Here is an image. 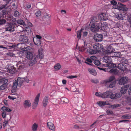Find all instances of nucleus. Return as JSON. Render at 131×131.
I'll use <instances>...</instances> for the list:
<instances>
[{"mask_svg":"<svg viewBox=\"0 0 131 131\" xmlns=\"http://www.w3.org/2000/svg\"><path fill=\"white\" fill-rule=\"evenodd\" d=\"M16 90L15 89H13L11 90V92L12 93V95H14L17 96H19L18 95L16 92Z\"/></svg>","mask_w":131,"mask_h":131,"instance_id":"nucleus-47","label":"nucleus"},{"mask_svg":"<svg viewBox=\"0 0 131 131\" xmlns=\"http://www.w3.org/2000/svg\"><path fill=\"white\" fill-rule=\"evenodd\" d=\"M61 101L64 102L68 103L69 102L68 99L66 98H62L61 99Z\"/></svg>","mask_w":131,"mask_h":131,"instance_id":"nucleus-51","label":"nucleus"},{"mask_svg":"<svg viewBox=\"0 0 131 131\" xmlns=\"http://www.w3.org/2000/svg\"><path fill=\"white\" fill-rule=\"evenodd\" d=\"M22 85V82H14L12 88L16 89L18 87H20Z\"/></svg>","mask_w":131,"mask_h":131,"instance_id":"nucleus-25","label":"nucleus"},{"mask_svg":"<svg viewBox=\"0 0 131 131\" xmlns=\"http://www.w3.org/2000/svg\"><path fill=\"white\" fill-rule=\"evenodd\" d=\"M19 40L20 41L24 43H28V39L27 37L25 35H21L19 36Z\"/></svg>","mask_w":131,"mask_h":131,"instance_id":"nucleus-8","label":"nucleus"},{"mask_svg":"<svg viewBox=\"0 0 131 131\" xmlns=\"http://www.w3.org/2000/svg\"><path fill=\"white\" fill-rule=\"evenodd\" d=\"M37 56L34 55L30 59V61L29 62V65L30 66H32L37 62Z\"/></svg>","mask_w":131,"mask_h":131,"instance_id":"nucleus-4","label":"nucleus"},{"mask_svg":"<svg viewBox=\"0 0 131 131\" xmlns=\"http://www.w3.org/2000/svg\"><path fill=\"white\" fill-rule=\"evenodd\" d=\"M19 48H20V49L22 50L23 51H26L28 50V48L27 47V46L25 45V44L22 47H20L19 46Z\"/></svg>","mask_w":131,"mask_h":131,"instance_id":"nucleus-39","label":"nucleus"},{"mask_svg":"<svg viewBox=\"0 0 131 131\" xmlns=\"http://www.w3.org/2000/svg\"><path fill=\"white\" fill-rule=\"evenodd\" d=\"M16 66L19 69H21L24 68V64L22 63H17Z\"/></svg>","mask_w":131,"mask_h":131,"instance_id":"nucleus-43","label":"nucleus"},{"mask_svg":"<svg viewBox=\"0 0 131 131\" xmlns=\"http://www.w3.org/2000/svg\"><path fill=\"white\" fill-rule=\"evenodd\" d=\"M110 72L112 74H117L118 73V71L116 67L113 68L111 69Z\"/></svg>","mask_w":131,"mask_h":131,"instance_id":"nucleus-32","label":"nucleus"},{"mask_svg":"<svg viewBox=\"0 0 131 131\" xmlns=\"http://www.w3.org/2000/svg\"><path fill=\"white\" fill-rule=\"evenodd\" d=\"M88 71L90 73L94 75H96V72L95 70L91 69L88 68Z\"/></svg>","mask_w":131,"mask_h":131,"instance_id":"nucleus-33","label":"nucleus"},{"mask_svg":"<svg viewBox=\"0 0 131 131\" xmlns=\"http://www.w3.org/2000/svg\"><path fill=\"white\" fill-rule=\"evenodd\" d=\"M99 17L101 18V20L105 21L108 19V17L107 15L105 13H102L99 15Z\"/></svg>","mask_w":131,"mask_h":131,"instance_id":"nucleus-14","label":"nucleus"},{"mask_svg":"<svg viewBox=\"0 0 131 131\" xmlns=\"http://www.w3.org/2000/svg\"><path fill=\"white\" fill-rule=\"evenodd\" d=\"M6 31L13 32L15 30L14 25L12 23H8L5 26Z\"/></svg>","mask_w":131,"mask_h":131,"instance_id":"nucleus-2","label":"nucleus"},{"mask_svg":"<svg viewBox=\"0 0 131 131\" xmlns=\"http://www.w3.org/2000/svg\"><path fill=\"white\" fill-rule=\"evenodd\" d=\"M97 104L100 106H103L105 105H109V103H106V102L99 101L97 102Z\"/></svg>","mask_w":131,"mask_h":131,"instance_id":"nucleus-34","label":"nucleus"},{"mask_svg":"<svg viewBox=\"0 0 131 131\" xmlns=\"http://www.w3.org/2000/svg\"><path fill=\"white\" fill-rule=\"evenodd\" d=\"M129 86L128 85H126L122 87L121 90V93L123 94H125Z\"/></svg>","mask_w":131,"mask_h":131,"instance_id":"nucleus-18","label":"nucleus"},{"mask_svg":"<svg viewBox=\"0 0 131 131\" xmlns=\"http://www.w3.org/2000/svg\"><path fill=\"white\" fill-rule=\"evenodd\" d=\"M115 17L118 20H122L124 19L125 16L122 14H116L115 15Z\"/></svg>","mask_w":131,"mask_h":131,"instance_id":"nucleus-22","label":"nucleus"},{"mask_svg":"<svg viewBox=\"0 0 131 131\" xmlns=\"http://www.w3.org/2000/svg\"><path fill=\"white\" fill-rule=\"evenodd\" d=\"M7 55L10 57H14L15 56V54L11 52H8L7 53Z\"/></svg>","mask_w":131,"mask_h":131,"instance_id":"nucleus-55","label":"nucleus"},{"mask_svg":"<svg viewBox=\"0 0 131 131\" xmlns=\"http://www.w3.org/2000/svg\"><path fill=\"white\" fill-rule=\"evenodd\" d=\"M93 61H92L89 58H87L86 60V61L85 62V63L89 65H91L92 62Z\"/></svg>","mask_w":131,"mask_h":131,"instance_id":"nucleus-48","label":"nucleus"},{"mask_svg":"<svg viewBox=\"0 0 131 131\" xmlns=\"http://www.w3.org/2000/svg\"><path fill=\"white\" fill-rule=\"evenodd\" d=\"M29 81V80L27 78L19 77L17 80H14L13 82H28Z\"/></svg>","mask_w":131,"mask_h":131,"instance_id":"nucleus-17","label":"nucleus"},{"mask_svg":"<svg viewBox=\"0 0 131 131\" xmlns=\"http://www.w3.org/2000/svg\"><path fill=\"white\" fill-rule=\"evenodd\" d=\"M7 79L2 78H0V82H8Z\"/></svg>","mask_w":131,"mask_h":131,"instance_id":"nucleus-56","label":"nucleus"},{"mask_svg":"<svg viewBox=\"0 0 131 131\" xmlns=\"http://www.w3.org/2000/svg\"><path fill=\"white\" fill-rule=\"evenodd\" d=\"M87 52L91 54L96 53V51L94 50V49H92L91 48L87 49Z\"/></svg>","mask_w":131,"mask_h":131,"instance_id":"nucleus-29","label":"nucleus"},{"mask_svg":"<svg viewBox=\"0 0 131 131\" xmlns=\"http://www.w3.org/2000/svg\"><path fill=\"white\" fill-rule=\"evenodd\" d=\"M90 59L92 61H95V60L97 59V58L96 57L94 56H92L90 57Z\"/></svg>","mask_w":131,"mask_h":131,"instance_id":"nucleus-63","label":"nucleus"},{"mask_svg":"<svg viewBox=\"0 0 131 131\" xmlns=\"http://www.w3.org/2000/svg\"><path fill=\"white\" fill-rule=\"evenodd\" d=\"M111 4L113 5V7L114 8L117 9L119 6L121 5V3H118L117 5L116 1L114 0H113L111 1Z\"/></svg>","mask_w":131,"mask_h":131,"instance_id":"nucleus-11","label":"nucleus"},{"mask_svg":"<svg viewBox=\"0 0 131 131\" xmlns=\"http://www.w3.org/2000/svg\"><path fill=\"white\" fill-rule=\"evenodd\" d=\"M47 126L48 127L52 130H54V126L53 122H48L47 123Z\"/></svg>","mask_w":131,"mask_h":131,"instance_id":"nucleus-23","label":"nucleus"},{"mask_svg":"<svg viewBox=\"0 0 131 131\" xmlns=\"http://www.w3.org/2000/svg\"><path fill=\"white\" fill-rule=\"evenodd\" d=\"M48 98L49 97L48 96H46L45 97L43 101V106L44 107H45L47 105L48 102Z\"/></svg>","mask_w":131,"mask_h":131,"instance_id":"nucleus-27","label":"nucleus"},{"mask_svg":"<svg viewBox=\"0 0 131 131\" xmlns=\"http://www.w3.org/2000/svg\"><path fill=\"white\" fill-rule=\"evenodd\" d=\"M17 24H18V26L21 27L22 28V31L24 30V27L25 24V23L23 20H19L17 21Z\"/></svg>","mask_w":131,"mask_h":131,"instance_id":"nucleus-20","label":"nucleus"},{"mask_svg":"<svg viewBox=\"0 0 131 131\" xmlns=\"http://www.w3.org/2000/svg\"><path fill=\"white\" fill-rule=\"evenodd\" d=\"M93 63L95 65L97 66H99L101 63L99 61L97 60L96 59L94 61Z\"/></svg>","mask_w":131,"mask_h":131,"instance_id":"nucleus-54","label":"nucleus"},{"mask_svg":"<svg viewBox=\"0 0 131 131\" xmlns=\"http://www.w3.org/2000/svg\"><path fill=\"white\" fill-rule=\"evenodd\" d=\"M103 37V36L102 34H96L94 35L93 39L96 42H98L101 41Z\"/></svg>","mask_w":131,"mask_h":131,"instance_id":"nucleus-6","label":"nucleus"},{"mask_svg":"<svg viewBox=\"0 0 131 131\" xmlns=\"http://www.w3.org/2000/svg\"><path fill=\"white\" fill-rule=\"evenodd\" d=\"M115 51L114 49L111 45L108 46L106 51V53H113Z\"/></svg>","mask_w":131,"mask_h":131,"instance_id":"nucleus-12","label":"nucleus"},{"mask_svg":"<svg viewBox=\"0 0 131 131\" xmlns=\"http://www.w3.org/2000/svg\"><path fill=\"white\" fill-rule=\"evenodd\" d=\"M7 86V84L5 83L0 86V90H2L5 89Z\"/></svg>","mask_w":131,"mask_h":131,"instance_id":"nucleus-42","label":"nucleus"},{"mask_svg":"<svg viewBox=\"0 0 131 131\" xmlns=\"http://www.w3.org/2000/svg\"><path fill=\"white\" fill-rule=\"evenodd\" d=\"M14 15L15 17H17L20 15V13L18 11L15 10L14 12Z\"/></svg>","mask_w":131,"mask_h":131,"instance_id":"nucleus-52","label":"nucleus"},{"mask_svg":"<svg viewBox=\"0 0 131 131\" xmlns=\"http://www.w3.org/2000/svg\"><path fill=\"white\" fill-rule=\"evenodd\" d=\"M23 106L25 108H28L31 106V103L30 101L29 100H26L23 102Z\"/></svg>","mask_w":131,"mask_h":131,"instance_id":"nucleus-9","label":"nucleus"},{"mask_svg":"<svg viewBox=\"0 0 131 131\" xmlns=\"http://www.w3.org/2000/svg\"><path fill=\"white\" fill-rule=\"evenodd\" d=\"M117 9L120 10H122L124 11H126L128 10V8L126 7L125 6L121 4V5L119 6Z\"/></svg>","mask_w":131,"mask_h":131,"instance_id":"nucleus-26","label":"nucleus"},{"mask_svg":"<svg viewBox=\"0 0 131 131\" xmlns=\"http://www.w3.org/2000/svg\"><path fill=\"white\" fill-rule=\"evenodd\" d=\"M82 31V28L80 30L77 31V37L79 39L80 38L81 35V32Z\"/></svg>","mask_w":131,"mask_h":131,"instance_id":"nucleus-49","label":"nucleus"},{"mask_svg":"<svg viewBox=\"0 0 131 131\" xmlns=\"http://www.w3.org/2000/svg\"><path fill=\"white\" fill-rule=\"evenodd\" d=\"M131 118V116L129 115H125L122 116V118L123 119H129Z\"/></svg>","mask_w":131,"mask_h":131,"instance_id":"nucleus-46","label":"nucleus"},{"mask_svg":"<svg viewBox=\"0 0 131 131\" xmlns=\"http://www.w3.org/2000/svg\"><path fill=\"white\" fill-rule=\"evenodd\" d=\"M103 60L104 62L107 63L112 62V59L111 57L109 56H105L103 57Z\"/></svg>","mask_w":131,"mask_h":131,"instance_id":"nucleus-21","label":"nucleus"},{"mask_svg":"<svg viewBox=\"0 0 131 131\" xmlns=\"http://www.w3.org/2000/svg\"><path fill=\"white\" fill-rule=\"evenodd\" d=\"M6 114L5 112H3L2 113V116L3 118H5L6 117Z\"/></svg>","mask_w":131,"mask_h":131,"instance_id":"nucleus-64","label":"nucleus"},{"mask_svg":"<svg viewBox=\"0 0 131 131\" xmlns=\"http://www.w3.org/2000/svg\"><path fill=\"white\" fill-rule=\"evenodd\" d=\"M117 68L121 70H124L126 69V66L123 64L119 63L118 64Z\"/></svg>","mask_w":131,"mask_h":131,"instance_id":"nucleus-24","label":"nucleus"},{"mask_svg":"<svg viewBox=\"0 0 131 131\" xmlns=\"http://www.w3.org/2000/svg\"><path fill=\"white\" fill-rule=\"evenodd\" d=\"M110 92L107 91L102 94L101 97L102 98H106L108 97L110 95Z\"/></svg>","mask_w":131,"mask_h":131,"instance_id":"nucleus-28","label":"nucleus"},{"mask_svg":"<svg viewBox=\"0 0 131 131\" xmlns=\"http://www.w3.org/2000/svg\"><path fill=\"white\" fill-rule=\"evenodd\" d=\"M115 79V77L114 76H111L109 78V81H105L104 82H111Z\"/></svg>","mask_w":131,"mask_h":131,"instance_id":"nucleus-50","label":"nucleus"},{"mask_svg":"<svg viewBox=\"0 0 131 131\" xmlns=\"http://www.w3.org/2000/svg\"><path fill=\"white\" fill-rule=\"evenodd\" d=\"M90 29L93 32H95L98 30V27L97 26H98V24L96 25V24L92 22L91 24V22L90 24Z\"/></svg>","mask_w":131,"mask_h":131,"instance_id":"nucleus-7","label":"nucleus"},{"mask_svg":"<svg viewBox=\"0 0 131 131\" xmlns=\"http://www.w3.org/2000/svg\"><path fill=\"white\" fill-rule=\"evenodd\" d=\"M106 66L109 67L110 68H115L116 67V65L111 63V62H109L108 63H107Z\"/></svg>","mask_w":131,"mask_h":131,"instance_id":"nucleus-36","label":"nucleus"},{"mask_svg":"<svg viewBox=\"0 0 131 131\" xmlns=\"http://www.w3.org/2000/svg\"><path fill=\"white\" fill-rule=\"evenodd\" d=\"M84 43L85 44L84 46L82 47L81 48V49H82L81 51H83L86 49H88L91 48V46H92V45L90 43H88L86 44L85 42Z\"/></svg>","mask_w":131,"mask_h":131,"instance_id":"nucleus-19","label":"nucleus"},{"mask_svg":"<svg viewBox=\"0 0 131 131\" xmlns=\"http://www.w3.org/2000/svg\"><path fill=\"white\" fill-rule=\"evenodd\" d=\"M101 20V18H100V17H99V15L98 17L96 16H94L92 18L91 20V24L92 22H93L97 24V23H96V22H97L98 21H100Z\"/></svg>","mask_w":131,"mask_h":131,"instance_id":"nucleus-13","label":"nucleus"},{"mask_svg":"<svg viewBox=\"0 0 131 131\" xmlns=\"http://www.w3.org/2000/svg\"><path fill=\"white\" fill-rule=\"evenodd\" d=\"M38 127V125L36 123H34L32 125V127L33 131H36Z\"/></svg>","mask_w":131,"mask_h":131,"instance_id":"nucleus-44","label":"nucleus"},{"mask_svg":"<svg viewBox=\"0 0 131 131\" xmlns=\"http://www.w3.org/2000/svg\"><path fill=\"white\" fill-rule=\"evenodd\" d=\"M18 96H17L16 95H15L14 96H8V98L9 99L14 100V99H16L17 97H18Z\"/></svg>","mask_w":131,"mask_h":131,"instance_id":"nucleus-53","label":"nucleus"},{"mask_svg":"<svg viewBox=\"0 0 131 131\" xmlns=\"http://www.w3.org/2000/svg\"><path fill=\"white\" fill-rule=\"evenodd\" d=\"M121 96V95L120 93H117L110 94L109 97L110 98L112 99H115L120 97Z\"/></svg>","mask_w":131,"mask_h":131,"instance_id":"nucleus-16","label":"nucleus"},{"mask_svg":"<svg viewBox=\"0 0 131 131\" xmlns=\"http://www.w3.org/2000/svg\"><path fill=\"white\" fill-rule=\"evenodd\" d=\"M109 105H110L109 107L112 108H115L119 107L121 106V105L120 104H115L113 105H110L109 104Z\"/></svg>","mask_w":131,"mask_h":131,"instance_id":"nucleus-41","label":"nucleus"},{"mask_svg":"<svg viewBox=\"0 0 131 131\" xmlns=\"http://www.w3.org/2000/svg\"><path fill=\"white\" fill-rule=\"evenodd\" d=\"M16 68L14 67V66H12L9 68L7 70L8 72L13 74H14L16 72Z\"/></svg>","mask_w":131,"mask_h":131,"instance_id":"nucleus-15","label":"nucleus"},{"mask_svg":"<svg viewBox=\"0 0 131 131\" xmlns=\"http://www.w3.org/2000/svg\"><path fill=\"white\" fill-rule=\"evenodd\" d=\"M128 80V77H122L119 80L118 82H127Z\"/></svg>","mask_w":131,"mask_h":131,"instance_id":"nucleus-37","label":"nucleus"},{"mask_svg":"<svg viewBox=\"0 0 131 131\" xmlns=\"http://www.w3.org/2000/svg\"><path fill=\"white\" fill-rule=\"evenodd\" d=\"M38 51L39 57L40 59H42L43 57V49H40L38 50Z\"/></svg>","mask_w":131,"mask_h":131,"instance_id":"nucleus-31","label":"nucleus"},{"mask_svg":"<svg viewBox=\"0 0 131 131\" xmlns=\"http://www.w3.org/2000/svg\"><path fill=\"white\" fill-rule=\"evenodd\" d=\"M8 123V121H5L3 123V125L4 128L7 125Z\"/></svg>","mask_w":131,"mask_h":131,"instance_id":"nucleus-58","label":"nucleus"},{"mask_svg":"<svg viewBox=\"0 0 131 131\" xmlns=\"http://www.w3.org/2000/svg\"><path fill=\"white\" fill-rule=\"evenodd\" d=\"M115 82H111L109 86L110 88H112L115 86Z\"/></svg>","mask_w":131,"mask_h":131,"instance_id":"nucleus-60","label":"nucleus"},{"mask_svg":"<svg viewBox=\"0 0 131 131\" xmlns=\"http://www.w3.org/2000/svg\"><path fill=\"white\" fill-rule=\"evenodd\" d=\"M61 67V66L59 63L56 64L54 66V69L57 70H59Z\"/></svg>","mask_w":131,"mask_h":131,"instance_id":"nucleus-45","label":"nucleus"},{"mask_svg":"<svg viewBox=\"0 0 131 131\" xmlns=\"http://www.w3.org/2000/svg\"><path fill=\"white\" fill-rule=\"evenodd\" d=\"M101 45L99 43H96L93 46V49L96 51V53L101 51Z\"/></svg>","mask_w":131,"mask_h":131,"instance_id":"nucleus-10","label":"nucleus"},{"mask_svg":"<svg viewBox=\"0 0 131 131\" xmlns=\"http://www.w3.org/2000/svg\"><path fill=\"white\" fill-rule=\"evenodd\" d=\"M33 41L34 44L37 45H39L41 43V40H39L36 39V38H33Z\"/></svg>","mask_w":131,"mask_h":131,"instance_id":"nucleus-30","label":"nucleus"},{"mask_svg":"<svg viewBox=\"0 0 131 131\" xmlns=\"http://www.w3.org/2000/svg\"><path fill=\"white\" fill-rule=\"evenodd\" d=\"M33 55L31 52H28L27 54V57L28 59H29L32 57V56H33Z\"/></svg>","mask_w":131,"mask_h":131,"instance_id":"nucleus-40","label":"nucleus"},{"mask_svg":"<svg viewBox=\"0 0 131 131\" xmlns=\"http://www.w3.org/2000/svg\"><path fill=\"white\" fill-rule=\"evenodd\" d=\"M127 19L130 24V26L131 27V16H128Z\"/></svg>","mask_w":131,"mask_h":131,"instance_id":"nucleus-62","label":"nucleus"},{"mask_svg":"<svg viewBox=\"0 0 131 131\" xmlns=\"http://www.w3.org/2000/svg\"><path fill=\"white\" fill-rule=\"evenodd\" d=\"M41 13L40 11H37L35 13V15L36 16L38 17L40 16L41 15Z\"/></svg>","mask_w":131,"mask_h":131,"instance_id":"nucleus-59","label":"nucleus"},{"mask_svg":"<svg viewBox=\"0 0 131 131\" xmlns=\"http://www.w3.org/2000/svg\"><path fill=\"white\" fill-rule=\"evenodd\" d=\"M25 44V43H23V42H22L20 43H19L17 44V47L18 48H19V46L20 47H22Z\"/></svg>","mask_w":131,"mask_h":131,"instance_id":"nucleus-57","label":"nucleus"},{"mask_svg":"<svg viewBox=\"0 0 131 131\" xmlns=\"http://www.w3.org/2000/svg\"><path fill=\"white\" fill-rule=\"evenodd\" d=\"M1 110L3 112H4L6 111L8 112H10L12 111V110L10 108L5 106L2 107L1 108Z\"/></svg>","mask_w":131,"mask_h":131,"instance_id":"nucleus-35","label":"nucleus"},{"mask_svg":"<svg viewBox=\"0 0 131 131\" xmlns=\"http://www.w3.org/2000/svg\"><path fill=\"white\" fill-rule=\"evenodd\" d=\"M6 12L5 9L0 10V25L5 24L6 20L4 19V16H6Z\"/></svg>","mask_w":131,"mask_h":131,"instance_id":"nucleus-1","label":"nucleus"},{"mask_svg":"<svg viewBox=\"0 0 131 131\" xmlns=\"http://www.w3.org/2000/svg\"><path fill=\"white\" fill-rule=\"evenodd\" d=\"M98 26L97 27H98V30L100 29L104 31H105L107 32V26L106 25V24L104 23L103 24L101 23H98Z\"/></svg>","mask_w":131,"mask_h":131,"instance_id":"nucleus-5","label":"nucleus"},{"mask_svg":"<svg viewBox=\"0 0 131 131\" xmlns=\"http://www.w3.org/2000/svg\"><path fill=\"white\" fill-rule=\"evenodd\" d=\"M40 96V94H38L36 96L34 101L32 104V108L33 109H35L38 105Z\"/></svg>","mask_w":131,"mask_h":131,"instance_id":"nucleus-3","label":"nucleus"},{"mask_svg":"<svg viewBox=\"0 0 131 131\" xmlns=\"http://www.w3.org/2000/svg\"><path fill=\"white\" fill-rule=\"evenodd\" d=\"M120 63L124 64H127L128 62L127 60L124 58H123L121 60H120Z\"/></svg>","mask_w":131,"mask_h":131,"instance_id":"nucleus-38","label":"nucleus"},{"mask_svg":"<svg viewBox=\"0 0 131 131\" xmlns=\"http://www.w3.org/2000/svg\"><path fill=\"white\" fill-rule=\"evenodd\" d=\"M33 38H36L37 39L41 40L42 37L39 35H36V37H34Z\"/></svg>","mask_w":131,"mask_h":131,"instance_id":"nucleus-61","label":"nucleus"}]
</instances>
